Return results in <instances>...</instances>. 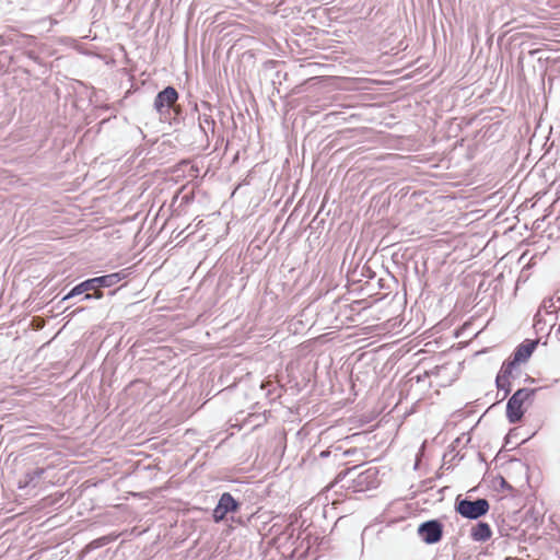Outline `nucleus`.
Instances as JSON below:
<instances>
[{"instance_id": "f257e3e1", "label": "nucleus", "mask_w": 560, "mask_h": 560, "mask_svg": "<svg viewBox=\"0 0 560 560\" xmlns=\"http://www.w3.org/2000/svg\"><path fill=\"white\" fill-rule=\"evenodd\" d=\"M358 468L359 466H353L341 470L336 477V482H343L342 487L353 493L377 488L380 485L377 468L369 467L357 472Z\"/></svg>"}, {"instance_id": "f03ea898", "label": "nucleus", "mask_w": 560, "mask_h": 560, "mask_svg": "<svg viewBox=\"0 0 560 560\" xmlns=\"http://www.w3.org/2000/svg\"><path fill=\"white\" fill-rule=\"evenodd\" d=\"M489 502L483 498L476 499L474 501L468 499L457 500L455 510L463 517L468 520H478L486 515L489 511Z\"/></svg>"}, {"instance_id": "7ed1b4c3", "label": "nucleus", "mask_w": 560, "mask_h": 560, "mask_svg": "<svg viewBox=\"0 0 560 560\" xmlns=\"http://www.w3.org/2000/svg\"><path fill=\"white\" fill-rule=\"evenodd\" d=\"M179 95L175 88L166 86L160 91L153 102V108L161 116L170 114V109L177 102Z\"/></svg>"}, {"instance_id": "20e7f679", "label": "nucleus", "mask_w": 560, "mask_h": 560, "mask_svg": "<svg viewBox=\"0 0 560 560\" xmlns=\"http://www.w3.org/2000/svg\"><path fill=\"white\" fill-rule=\"evenodd\" d=\"M419 537L428 545L439 542L443 536V524L439 520L423 522L418 527Z\"/></svg>"}, {"instance_id": "39448f33", "label": "nucleus", "mask_w": 560, "mask_h": 560, "mask_svg": "<svg viewBox=\"0 0 560 560\" xmlns=\"http://www.w3.org/2000/svg\"><path fill=\"white\" fill-rule=\"evenodd\" d=\"M240 508V502L236 501L230 492H224L221 494L218 504L213 510V520L215 522H221L225 518L228 513L236 512Z\"/></svg>"}, {"instance_id": "423d86ee", "label": "nucleus", "mask_w": 560, "mask_h": 560, "mask_svg": "<svg viewBox=\"0 0 560 560\" xmlns=\"http://www.w3.org/2000/svg\"><path fill=\"white\" fill-rule=\"evenodd\" d=\"M126 277H127V273L125 272V270H121L118 272L86 279V281L90 284L89 287H90L91 291L101 292L98 289L110 288V287L117 284L119 281L125 279Z\"/></svg>"}, {"instance_id": "0eeeda50", "label": "nucleus", "mask_w": 560, "mask_h": 560, "mask_svg": "<svg viewBox=\"0 0 560 560\" xmlns=\"http://www.w3.org/2000/svg\"><path fill=\"white\" fill-rule=\"evenodd\" d=\"M538 342V339H525L520 343L512 353L514 362H517L518 364L526 362L536 349Z\"/></svg>"}, {"instance_id": "6e6552de", "label": "nucleus", "mask_w": 560, "mask_h": 560, "mask_svg": "<svg viewBox=\"0 0 560 560\" xmlns=\"http://www.w3.org/2000/svg\"><path fill=\"white\" fill-rule=\"evenodd\" d=\"M524 416L523 404L510 397L506 404V418L510 423L518 422Z\"/></svg>"}, {"instance_id": "1a4fd4ad", "label": "nucleus", "mask_w": 560, "mask_h": 560, "mask_svg": "<svg viewBox=\"0 0 560 560\" xmlns=\"http://www.w3.org/2000/svg\"><path fill=\"white\" fill-rule=\"evenodd\" d=\"M45 474V468H34L32 470L26 471L23 477L19 480V488H26L30 486L35 487L38 479L43 477Z\"/></svg>"}, {"instance_id": "9d476101", "label": "nucleus", "mask_w": 560, "mask_h": 560, "mask_svg": "<svg viewBox=\"0 0 560 560\" xmlns=\"http://www.w3.org/2000/svg\"><path fill=\"white\" fill-rule=\"evenodd\" d=\"M492 530L488 523L478 522L470 532V537L475 541H486L491 538Z\"/></svg>"}, {"instance_id": "9b49d317", "label": "nucleus", "mask_w": 560, "mask_h": 560, "mask_svg": "<svg viewBox=\"0 0 560 560\" xmlns=\"http://www.w3.org/2000/svg\"><path fill=\"white\" fill-rule=\"evenodd\" d=\"M200 130L203 132L207 139H209V132L213 136L215 130V121L211 115L206 113L200 114L198 117Z\"/></svg>"}, {"instance_id": "f8f14e48", "label": "nucleus", "mask_w": 560, "mask_h": 560, "mask_svg": "<svg viewBox=\"0 0 560 560\" xmlns=\"http://www.w3.org/2000/svg\"><path fill=\"white\" fill-rule=\"evenodd\" d=\"M90 284L88 283L86 280L80 282L79 284H77L75 287H73L62 299H61V303L72 299V298H75V296H79V295H82L83 293L85 292H89L91 291L90 290Z\"/></svg>"}, {"instance_id": "ddd939ff", "label": "nucleus", "mask_w": 560, "mask_h": 560, "mask_svg": "<svg viewBox=\"0 0 560 560\" xmlns=\"http://www.w3.org/2000/svg\"><path fill=\"white\" fill-rule=\"evenodd\" d=\"M560 307V296L545 299L539 307V312L544 311L546 314H552Z\"/></svg>"}, {"instance_id": "4468645a", "label": "nucleus", "mask_w": 560, "mask_h": 560, "mask_svg": "<svg viewBox=\"0 0 560 560\" xmlns=\"http://www.w3.org/2000/svg\"><path fill=\"white\" fill-rule=\"evenodd\" d=\"M117 538L116 535H106V536H103V537H100V538H96L94 540H92L86 547L85 549L88 551L90 550H94V549H97V548H101L103 546H106L108 545L109 542L114 541L115 539Z\"/></svg>"}, {"instance_id": "2eb2a0df", "label": "nucleus", "mask_w": 560, "mask_h": 560, "mask_svg": "<svg viewBox=\"0 0 560 560\" xmlns=\"http://www.w3.org/2000/svg\"><path fill=\"white\" fill-rule=\"evenodd\" d=\"M537 390V388H520L511 396V398L524 404L527 399L532 398Z\"/></svg>"}, {"instance_id": "dca6fc26", "label": "nucleus", "mask_w": 560, "mask_h": 560, "mask_svg": "<svg viewBox=\"0 0 560 560\" xmlns=\"http://www.w3.org/2000/svg\"><path fill=\"white\" fill-rule=\"evenodd\" d=\"M518 365L517 362H514V359L511 358L510 360H506L503 362L498 375H501L502 377H511L513 376V371Z\"/></svg>"}, {"instance_id": "f3484780", "label": "nucleus", "mask_w": 560, "mask_h": 560, "mask_svg": "<svg viewBox=\"0 0 560 560\" xmlns=\"http://www.w3.org/2000/svg\"><path fill=\"white\" fill-rule=\"evenodd\" d=\"M495 384L499 390L504 392V396L509 395L511 392V382L509 377H502L501 375H497Z\"/></svg>"}, {"instance_id": "a211bd4d", "label": "nucleus", "mask_w": 560, "mask_h": 560, "mask_svg": "<svg viewBox=\"0 0 560 560\" xmlns=\"http://www.w3.org/2000/svg\"><path fill=\"white\" fill-rule=\"evenodd\" d=\"M84 295L82 296V301H88V300H100L103 298V292H93V293H89V292H85L83 293Z\"/></svg>"}, {"instance_id": "6ab92c4d", "label": "nucleus", "mask_w": 560, "mask_h": 560, "mask_svg": "<svg viewBox=\"0 0 560 560\" xmlns=\"http://www.w3.org/2000/svg\"><path fill=\"white\" fill-rule=\"evenodd\" d=\"M22 54L34 62L40 63V58L34 50H25Z\"/></svg>"}, {"instance_id": "aec40b11", "label": "nucleus", "mask_w": 560, "mask_h": 560, "mask_svg": "<svg viewBox=\"0 0 560 560\" xmlns=\"http://www.w3.org/2000/svg\"><path fill=\"white\" fill-rule=\"evenodd\" d=\"M34 42V37L30 35H21L19 36V39L16 40L20 45H30Z\"/></svg>"}, {"instance_id": "412c9836", "label": "nucleus", "mask_w": 560, "mask_h": 560, "mask_svg": "<svg viewBox=\"0 0 560 560\" xmlns=\"http://www.w3.org/2000/svg\"><path fill=\"white\" fill-rule=\"evenodd\" d=\"M514 436H516L515 429L510 430V432L505 436V445L512 444L513 442L511 441V438H514Z\"/></svg>"}, {"instance_id": "4be33fe9", "label": "nucleus", "mask_w": 560, "mask_h": 560, "mask_svg": "<svg viewBox=\"0 0 560 560\" xmlns=\"http://www.w3.org/2000/svg\"><path fill=\"white\" fill-rule=\"evenodd\" d=\"M329 455H330V451H328V450H327V451H323V452L320 453V457H327V456H329Z\"/></svg>"}, {"instance_id": "5701e85b", "label": "nucleus", "mask_w": 560, "mask_h": 560, "mask_svg": "<svg viewBox=\"0 0 560 560\" xmlns=\"http://www.w3.org/2000/svg\"><path fill=\"white\" fill-rule=\"evenodd\" d=\"M202 105H203L205 107H207L208 109H210V105H209V103H206V102H205Z\"/></svg>"}, {"instance_id": "b1692460", "label": "nucleus", "mask_w": 560, "mask_h": 560, "mask_svg": "<svg viewBox=\"0 0 560 560\" xmlns=\"http://www.w3.org/2000/svg\"><path fill=\"white\" fill-rule=\"evenodd\" d=\"M506 481L502 478V487H505Z\"/></svg>"}]
</instances>
